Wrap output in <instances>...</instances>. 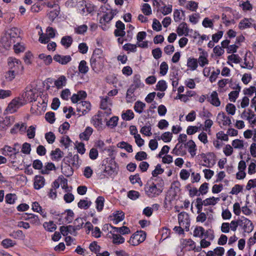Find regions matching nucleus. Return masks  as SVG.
<instances>
[{
	"label": "nucleus",
	"instance_id": "obj_1",
	"mask_svg": "<svg viewBox=\"0 0 256 256\" xmlns=\"http://www.w3.org/2000/svg\"><path fill=\"white\" fill-rule=\"evenodd\" d=\"M20 30L16 28H12L8 30L2 40L6 42V45L10 46L20 40Z\"/></svg>",
	"mask_w": 256,
	"mask_h": 256
},
{
	"label": "nucleus",
	"instance_id": "obj_2",
	"mask_svg": "<svg viewBox=\"0 0 256 256\" xmlns=\"http://www.w3.org/2000/svg\"><path fill=\"white\" fill-rule=\"evenodd\" d=\"M24 104L22 99L19 98L13 99L6 108L8 112L12 114Z\"/></svg>",
	"mask_w": 256,
	"mask_h": 256
},
{
	"label": "nucleus",
	"instance_id": "obj_3",
	"mask_svg": "<svg viewBox=\"0 0 256 256\" xmlns=\"http://www.w3.org/2000/svg\"><path fill=\"white\" fill-rule=\"evenodd\" d=\"M145 192L146 194L151 198L158 196L162 192V190L158 188L154 183L146 186L145 187Z\"/></svg>",
	"mask_w": 256,
	"mask_h": 256
},
{
	"label": "nucleus",
	"instance_id": "obj_4",
	"mask_svg": "<svg viewBox=\"0 0 256 256\" xmlns=\"http://www.w3.org/2000/svg\"><path fill=\"white\" fill-rule=\"evenodd\" d=\"M90 66L92 69L96 72L98 68H100L104 63V57L92 56L90 58Z\"/></svg>",
	"mask_w": 256,
	"mask_h": 256
},
{
	"label": "nucleus",
	"instance_id": "obj_5",
	"mask_svg": "<svg viewBox=\"0 0 256 256\" xmlns=\"http://www.w3.org/2000/svg\"><path fill=\"white\" fill-rule=\"evenodd\" d=\"M240 226L242 227L246 232H250L254 229L251 221L246 218L244 217L240 220Z\"/></svg>",
	"mask_w": 256,
	"mask_h": 256
},
{
	"label": "nucleus",
	"instance_id": "obj_6",
	"mask_svg": "<svg viewBox=\"0 0 256 256\" xmlns=\"http://www.w3.org/2000/svg\"><path fill=\"white\" fill-rule=\"evenodd\" d=\"M90 104L87 101H82L76 104V110L82 112V114H86L90 110Z\"/></svg>",
	"mask_w": 256,
	"mask_h": 256
},
{
	"label": "nucleus",
	"instance_id": "obj_7",
	"mask_svg": "<svg viewBox=\"0 0 256 256\" xmlns=\"http://www.w3.org/2000/svg\"><path fill=\"white\" fill-rule=\"evenodd\" d=\"M8 66L10 70H14V72H17V70L19 69L21 66L20 62L12 57H10L8 59Z\"/></svg>",
	"mask_w": 256,
	"mask_h": 256
},
{
	"label": "nucleus",
	"instance_id": "obj_8",
	"mask_svg": "<svg viewBox=\"0 0 256 256\" xmlns=\"http://www.w3.org/2000/svg\"><path fill=\"white\" fill-rule=\"evenodd\" d=\"M108 100L109 98L106 96L105 98H102L100 102V108L104 110V113L106 114V116L111 114L110 106L112 104Z\"/></svg>",
	"mask_w": 256,
	"mask_h": 256
},
{
	"label": "nucleus",
	"instance_id": "obj_9",
	"mask_svg": "<svg viewBox=\"0 0 256 256\" xmlns=\"http://www.w3.org/2000/svg\"><path fill=\"white\" fill-rule=\"evenodd\" d=\"M75 228L74 226H63L60 227V231L61 234L64 236H67L68 234L76 236V230H77Z\"/></svg>",
	"mask_w": 256,
	"mask_h": 256
},
{
	"label": "nucleus",
	"instance_id": "obj_10",
	"mask_svg": "<svg viewBox=\"0 0 256 256\" xmlns=\"http://www.w3.org/2000/svg\"><path fill=\"white\" fill-rule=\"evenodd\" d=\"M54 60L63 65L67 64L72 60V58L70 56H62L60 54L55 55L54 56Z\"/></svg>",
	"mask_w": 256,
	"mask_h": 256
},
{
	"label": "nucleus",
	"instance_id": "obj_11",
	"mask_svg": "<svg viewBox=\"0 0 256 256\" xmlns=\"http://www.w3.org/2000/svg\"><path fill=\"white\" fill-rule=\"evenodd\" d=\"M208 100L213 106H218L220 104V102L218 97V94L216 91H213L210 96L208 98Z\"/></svg>",
	"mask_w": 256,
	"mask_h": 256
},
{
	"label": "nucleus",
	"instance_id": "obj_12",
	"mask_svg": "<svg viewBox=\"0 0 256 256\" xmlns=\"http://www.w3.org/2000/svg\"><path fill=\"white\" fill-rule=\"evenodd\" d=\"M208 54L207 52L202 51L199 56L198 62L200 66L204 67L205 65L208 64Z\"/></svg>",
	"mask_w": 256,
	"mask_h": 256
},
{
	"label": "nucleus",
	"instance_id": "obj_13",
	"mask_svg": "<svg viewBox=\"0 0 256 256\" xmlns=\"http://www.w3.org/2000/svg\"><path fill=\"white\" fill-rule=\"evenodd\" d=\"M45 183L44 178L40 176H36L34 178V188L36 190H39L42 188Z\"/></svg>",
	"mask_w": 256,
	"mask_h": 256
},
{
	"label": "nucleus",
	"instance_id": "obj_14",
	"mask_svg": "<svg viewBox=\"0 0 256 256\" xmlns=\"http://www.w3.org/2000/svg\"><path fill=\"white\" fill-rule=\"evenodd\" d=\"M24 98H26L27 100L30 102L36 100V94L34 90L30 88H26V91L24 94H23Z\"/></svg>",
	"mask_w": 256,
	"mask_h": 256
},
{
	"label": "nucleus",
	"instance_id": "obj_15",
	"mask_svg": "<svg viewBox=\"0 0 256 256\" xmlns=\"http://www.w3.org/2000/svg\"><path fill=\"white\" fill-rule=\"evenodd\" d=\"M64 152L59 148H56L55 150H52L50 153L52 159L54 160L59 161L63 156Z\"/></svg>",
	"mask_w": 256,
	"mask_h": 256
},
{
	"label": "nucleus",
	"instance_id": "obj_16",
	"mask_svg": "<svg viewBox=\"0 0 256 256\" xmlns=\"http://www.w3.org/2000/svg\"><path fill=\"white\" fill-rule=\"evenodd\" d=\"M110 233L112 234V239L113 244H120L124 242V238L120 234L112 233V231H110Z\"/></svg>",
	"mask_w": 256,
	"mask_h": 256
},
{
	"label": "nucleus",
	"instance_id": "obj_17",
	"mask_svg": "<svg viewBox=\"0 0 256 256\" xmlns=\"http://www.w3.org/2000/svg\"><path fill=\"white\" fill-rule=\"evenodd\" d=\"M177 32L179 36H182L183 34L187 35L188 33V28L187 24L185 22L181 23L177 28Z\"/></svg>",
	"mask_w": 256,
	"mask_h": 256
},
{
	"label": "nucleus",
	"instance_id": "obj_18",
	"mask_svg": "<svg viewBox=\"0 0 256 256\" xmlns=\"http://www.w3.org/2000/svg\"><path fill=\"white\" fill-rule=\"evenodd\" d=\"M186 65L190 70H194L198 66V60L193 58H189L188 59Z\"/></svg>",
	"mask_w": 256,
	"mask_h": 256
},
{
	"label": "nucleus",
	"instance_id": "obj_19",
	"mask_svg": "<svg viewBox=\"0 0 256 256\" xmlns=\"http://www.w3.org/2000/svg\"><path fill=\"white\" fill-rule=\"evenodd\" d=\"M10 125V118L6 116L4 118H0V130H6Z\"/></svg>",
	"mask_w": 256,
	"mask_h": 256
},
{
	"label": "nucleus",
	"instance_id": "obj_20",
	"mask_svg": "<svg viewBox=\"0 0 256 256\" xmlns=\"http://www.w3.org/2000/svg\"><path fill=\"white\" fill-rule=\"evenodd\" d=\"M114 218L112 219L114 223L115 224H118L119 222L122 221L124 218V214L122 211H117L113 214Z\"/></svg>",
	"mask_w": 256,
	"mask_h": 256
},
{
	"label": "nucleus",
	"instance_id": "obj_21",
	"mask_svg": "<svg viewBox=\"0 0 256 256\" xmlns=\"http://www.w3.org/2000/svg\"><path fill=\"white\" fill-rule=\"evenodd\" d=\"M66 84V78L65 76H61L55 80L54 85L58 88H61Z\"/></svg>",
	"mask_w": 256,
	"mask_h": 256
},
{
	"label": "nucleus",
	"instance_id": "obj_22",
	"mask_svg": "<svg viewBox=\"0 0 256 256\" xmlns=\"http://www.w3.org/2000/svg\"><path fill=\"white\" fill-rule=\"evenodd\" d=\"M218 118L222 121L223 126H230L232 124L230 118L223 112L218 114Z\"/></svg>",
	"mask_w": 256,
	"mask_h": 256
},
{
	"label": "nucleus",
	"instance_id": "obj_23",
	"mask_svg": "<svg viewBox=\"0 0 256 256\" xmlns=\"http://www.w3.org/2000/svg\"><path fill=\"white\" fill-rule=\"evenodd\" d=\"M186 146L188 148V152L192 156L196 155V145L192 140H190L186 144Z\"/></svg>",
	"mask_w": 256,
	"mask_h": 256
},
{
	"label": "nucleus",
	"instance_id": "obj_24",
	"mask_svg": "<svg viewBox=\"0 0 256 256\" xmlns=\"http://www.w3.org/2000/svg\"><path fill=\"white\" fill-rule=\"evenodd\" d=\"M172 138V132H165L160 136H157L158 140H162L164 142H168L171 141Z\"/></svg>",
	"mask_w": 256,
	"mask_h": 256
},
{
	"label": "nucleus",
	"instance_id": "obj_25",
	"mask_svg": "<svg viewBox=\"0 0 256 256\" xmlns=\"http://www.w3.org/2000/svg\"><path fill=\"white\" fill-rule=\"evenodd\" d=\"M140 78V75H135L134 77V84L130 86V87L134 88L135 90L138 88L143 87L144 86V84L141 82Z\"/></svg>",
	"mask_w": 256,
	"mask_h": 256
},
{
	"label": "nucleus",
	"instance_id": "obj_26",
	"mask_svg": "<svg viewBox=\"0 0 256 256\" xmlns=\"http://www.w3.org/2000/svg\"><path fill=\"white\" fill-rule=\"evenodd\" d=\"M92 128L90 127H87L86 128L84 132L80 134V137L83 140H88L89 139V137L92 134Z\"/></svg>",
	"mask_w": 256,
	"mask_h": 256
},
{
	"label": "nucleus",
	"instance_id": "obj_27",
	"mask_svg": "<svg viewBox=\"0 0 256 256\" xmlns=\"http://www.w3.org/2000/svg\"><path fill=\"white\" fill-rule=\"evenodd\" d=\"M252 19L244 18L238 24V27L240 30H244L246 28H250L252 25L250 21Z\"/></svg>",
	"mask_w": 256,
	"mask_h": 256
},
{
	"label": "nucleus",
	"instance_id": "obj_28",
	"mask_svg": "<svg viewBox=\"0 0 256 256\" xmlns=\"http://www.w3.org/2000/svg\"><path fill=\"white\" fill-rule=\"evenodd\" d=\"M89 68L87 66L86 61L81 60L78 66V70L80 73L86 74L88 71Z\"/></svg>",
	"mask_w": 256,
	"mask_h": 256
},
{
	"label": "nucleus",
	"instance_id": "obj_29",
	"mask_svg": "<svg viewBox=\"0 0 256 256\" xmlns=\"http://www.w3.org/2000/svg\"><path fill=\"white\" fill-rule=\"evenodd\" d=\"M117 146L120 148H124L128 152H132V146L125 142H121L117 144Z\"/></svg>",
	"mask_w": 256,
	"mask_h": 256
},
{
	"label": "nucleus",
	"instance_id": "obj_30",
	"mask_svg": "<svg viewBox=\"0 0 256 256\" xmlns=\"http://www.w3.org/2000/svg\"><path fill=\"white\" fill-rule=\"evenodd\" d=\"M103 114L102 112H98V114L97 116H96L93 118V124L96 128H101L102 124V119L100 117L102 116Z\"/></svg>",
	"mask_w": 256,
	"mask_h": 256
},
{
	"label": "nucleus",
	"instance_id": "obj_31",
	"mask_svg": "<svg viewBox=\"0 0 256 256\" xmlns=\"http://www.w3.org/2000/svg\"><path fill=\"white\" fill-rule=\"evenodd\" d=\"M104 198L103 196H99L96 200V208L98 212L102 210L104 206Z\"/></svg>",
	"mask_w": 256,
	"mask_h": 256
},
{
	"label": "nucleus",
	"instance_id": "obj_32",
	"mask_svg": "<svg viewBox=\"0 0 256 256\" xmlns=\"http://www.w3.org/2000/svg\"><path fill=\"white\" fill-rule=\"evenodd\" d=\"M138 238V234H134L130 237L128 240V242L132 246L138 245L142 242L143 238L140 240V238Z\"/></svg>",
	"mask_w": 256,
	"mask_h": 256
},
{
	"label": "nucleus",
	"instance_id": "obj_33",
	"mask_svg": "<svg viewBox=\"0 0 256 256\" xmlns=\"http://www.w3.org/2000/svg\"><path fill=\"white\" fill-rule=\"evenodd\" d=\"M32 209L34 211L39 212L44 218L46 216V213L42 211V207L38 202H33Z\"/></svg>",
	"mask_w": 256,
	"mask_h": 256
},
{
	"label": "nucleus",
	"instance_id": "obj_34",
	"mask_svg": "<svg viewBox=\"0 0 256 256\" xmlns=\"http://www.w3.org/2000/svg\"><path fill=\"white\" fill-rule=\"evenodd\" d=\"M72 42V38L70 36H64L61 40V44L66 48L70 46Z\"/></svg>",
	"mask_w": 256,
	"mask_h": 256
},
{
	"label": "nucleus",
	"instance_id": "obj_35",
	"mask_svg": "<svg viewBox=\"0 0 256 256\" xmlns=\"http://www.w3.org/2000/svg\"><path fill=\"white\" fill-rule=\"evenodd\" d=\"M146 106V104L140 101H137L136 102L134 106V110L138 114H141L144 108Z\"/></svg>",
	"mask_w": 256,
	"mask_h": 256
},
{
	"label": "nucleus",
	"instance_id": "obj_36",
	"mask_svg": "<svg viewBox=\"0 0 256 256\" xmlns=\"http://www.w3.org/2000/svg\"><path fill=\"white\" fill-rule=\"evenodd\" d=\"M28 216L26 219L30 220V223L36 225L40 224V221L38 216L30 214H28Z\"/></svg>",
	"mask_w": 256,
	"mask_h": 256
},
{
	"label": "nucleus",
	"instance_id": "obj_37",
	"mask_svg": "<svg viewBox=\"0 0 256 256\" xmlns=\"http://www.w3.org/2000/svg\"><path fill=\"white\" fill-rule=\"evenodd\" d=\"M43 226L46 230L48 232H53L56 228V225L52 221L44 222Z\"/></svg>",
	"mask_w": 256,
	"mask_h": 256
},
{
	"label": "nucleus",
	"instance_id": "obj_38",
	"mask_svg": "<svg viewBox=\"0 0 256 256\" xmlns=\"http://www.w3.org/2000/svg\"><path fill=\"white\" fill-rule=\"evenodd\" d=\"M219 200L220 198H216L214 196L212 198H208L204 200V206H207L210 205H215L216 204L217 202Z\"/></svg>",
	"mask_w": 256,
	"mask_h": 256
},
{
	"label": "nucleus",
	"instance_id": "obj_39",
	"mask_svg": "<svg viewBox=\"0 0 256 256\" xmlns=\"http://www.w3.org/2000/svg\"><path fill=\"white\" fill-rule=\"evenodd\" d=\"M56 167L54 164L52 162H48L45 166V167L44 169L42 170V174H48L49 171L52 170H55Z\"/></svg>",
	"mask_w": 256,
	"mask_h": 256
},
{
	"label": "nucleus",
	"instance_id": "obj_40",
	"mask_svg": "<svg viewBox=\"0 0 256 256\" xmlns=\"http://www.w3.org/2000/svg\"><path fill=\"white\" fill-rule=\"evenodd\" d=\"M92 204V202L90 201H88L85 200H81L78 202V206L80 208L83 209H88Z\"/></svg>",
	"mask_w": 256,
	"mask_h": 256
},
{
	"label": "nucleus",
	"instance_id": "obj_41",
	"mask_svg": "<svg viewBox=\"0 0 256 256\" xmlns=\"http://www.w3.org/2000/svg\"><path fill=\"white\" fill-rule=\"evenodd\" d=\"M38 58L44 60L46 65L50 64L52 60V58L50 55H46L44 54H39Z\"/></svg>",
	"mask_w": 256,
	"mask_h": 256
},
{
	"label": "nucleus",
	"instance_id": "obj_42",
	"mask_svg": "<svg viewBox=\"0 0 256 256\" xmlns=\"http://www.w3.org/2000/svg\"><path fill=\"white\" fill-rule=\"evenodd\" d=\"M198 8V3L194 1H188L186 5V8L192 12H196Z\"/></svg>",
	"mask_w": 256,
	"mask_h": 256
},
{
	"label": "nucleus",
	"instance_id": "obj_43",
	"mask_svg": "<svg viewBox=\"0 0 256 256\" xmlns=\"http://www.w3.org/2000/svg\"><path fill=\"white\" fill-rule=\"evenodd\" d=\"M122 119L126 120H130L134 117V114L131 110H127L126 112L122 115Z\"/></svg>",
	"mask_w": 256,
	"mask_h": 256
},
{
	"label": "nucleus",
	"instance_id": "obj_44",
	"mask_svg": "<svg viewBox=\"0 0 256 256\" xmlns=\"http://www.w3.org/2000/svg\"><path fill=\"white\" fill-rule=\"evenodd\" d=\"M204 234V229L202 226L196 227L194 232V236L202 238Z\"/></svg>",
	"mask_w": 256,
	"mask_h": 256
},
{
	"label": "nucleus",
	"instance_id": "obj_45",
	"mask_svg": "<svg viewBox=\"0 0 256 256\" xmlns=\"http://www.w3.org/2000/svg\"><path fill=\"white\" fill-rule=\"evenodd\" d=\"M2 244L4 248H7L14 246L16 244V242L10 239L6 238L2 241Z\"/></svg>",
	"mask_w": 256,
	"mask_h": 256
},
{
	"label": "nucleus",
	"instance_id": "obj_46",
	"mask_svg": "<svg viewBox=\"0 0 256 256\" xmlns=\"http://www.w3.org/2000/svg\"><path fill=\"white\" fill-rule=\"evenodd\" d=\"M45 138L48 144H52L55 141L56 136L53 132H50L45 134Z\"/></svg>",
	"mask_w": 256,
	"mask_h": 256
},
{
	"label": "nucleus",
	"instance_id": "obj_47",
	"mask_svg": "<svg viewBox=\"0 0 256 256\" xmlns=\"http://www.w3.org/2000/svg\"><path fill=\"white\" fill-rule=\"evenodd\" d=\"M156 86L157 90L161 92L165 91L167 88L166 84L164 80H160L158 81Z\"/></svg>",
	"mask_w": 256,
	"mask_h": 256
},
{
	"label": "nucleus",
	"instance_id": "obj_48",
	"mask_svg": "<svg viewBox=\"0 0 256 256\" xmlns=\"http://www.w3.org/2000/svg\"><path fill=\"white\" fill-rule=\"evenodd\" d=\"M10 236L14 238H19L21 240L24 239L25 237L24 234L20 230L13 232L10 234Z\"/></svg>",
	"mask_w": 256,
	"mask_h": 256
},
{
	"label": "nucleus",
	"instance_id": "obj_49",
	"mask_svg": "<svg viewBox=\"0 0 256 256\" xmlns=\"http://www.w3.org/2000/svg\"><path fill=\"white\" fill-rule=\"evenodd\" d=\"M16 199V196L15 194H8L6 196V202L10 204H14L15 200Z\"/></svg>",
	"mask_w": 256,
	"mask_h": 256
},
{
	"label": "nucleus",
	"instance_id": "obj_50",
	"mask_svg": "<svg viewBox=\"0 0 256 256\" xmlns=\"http://www.w3.org/2000/svg\"><path fill=\"white\" fill-rule=\"evenodd\" d=\"M232 146L234 148L242 149L244 148V142L242 140L236 139L232 141Z\"/></svg>",
	"mask_w": 256,
	"mask_h": 256
},
{
	"label": "nucleus",
	"instance_id": "obj_51",
	"mask_svg": "<svg viewBox=\"0 0 256 256\" xmlns=\"http://www.w3.org/2000/svg\"><path fill=\"white\" fill-rule=\"evenodd\" d=\"M45 118L49 123L53 124L55 121L54 113L52 112H46Z\"/></svg>",
	"mask_w": 256,
	"mask_h": 256
},
{
	"label": "nucleus",
	"instance_id": "obj_52",
	"mask_svg": "<svg viewBox=\"0 0 256 256\" xmlns=\"http://www.w3.org/2000/svg\"><path fill=\"white\" fill-rule=\"evenodd\" d=\"M164 172V169L161 168L160 164H158L155 168V169L152 172V176L154 177L157 176L158 174H162Z\"/></svg>",
	"mask_w": 256,
	"mask_h": 256
},
{
	"label": "nucleus",
	"instance_id": "obj_53",
	"mask_svg": "<svg viewBox=\"0 0 256 256\" xmlns=\"http://www.w3.org/2000/svg\"><path fill=\"white\" fill-rule=\"evenodd\" d=\"M60 142L63 144L66 148H68L70 146V142H72V140L68 136H65L62 138Z\"/></svg>",
	"mask_w": 256,
	"mask_h": 256
},
{
	"label": "nucleus",
	"instance_id": "obj_54",
	"mask_svg": "<svg viewBox=\"0 0 256 256\" xmlns=\"http://www.w3.org/2000/svg\"><path fill=\"white\" fill-rule=\"evenodd\" d=\"M135 158L138 161H142L147 158V154L144 151H140L136 153Z\"/></svg>",
	"mask_w": 256,
	"mask_h": 256
},
{
	"label": "nucleus",
	"instance_id": "obj_55",
	"mask_svg": "<svg viewBox=\"0 0 256 256\" xmlns=\"http://www.w3.org/2000/svg\"><path fill=\"white\" fill-rule=\"evenodd\" d=\"M16 72L14 70H9L6 72L5 74V78L7 81H12L16 76Z\"/></svg>",
	"mask_w": 256,
	"mask_h": 256
},
{
	"label": "nucleus",
	"instance_id": "obj_56",
	"mask_svg": "<svg viewBox=\"0 0 256 256\" xmlns=\"http://www.w3.org/2000/svg\"><path fill=\"white\" fill-rule=\"evenodd\" d=\"M248 122L250 124H256V114L251 110L249 109V115L248 118Z\"/></svg>",
	"mask_w": 256,
	"mask_h": 256
},
{
	"label": "nucleus",
	"instance_id": "obj_57",
	"mask_svg": "<svg viewBox=\"0 0 256 256\" xmlns=\"http://www.w3.org/2000/svg\"><path fill=\"white\" fill-rule=\"evenodd\" d=\"M84 224V220L82 218H78L74 220V226L75 228L78 230H80Z\"/></svg>",
	"mask_w": 256,
	"mask_h": 256
},
{
	"label": "nucleus",
	"instance_id": "obj_58",
	"mask_svg": "<svg viewBox=\"0 0 256 256\" xmlns=\"http://www.w3.org/2000/svg\"><path fill=\"white\" fill-rule=\"evenodd\" d=\"M128 196L132 200H136L140 196V193L136 190H130L128 193Z\"/></svg>",
	"mask_w": 256,
	"mask_h": 256
},
{
	"label": "nucleus",
	"instance_id": "obj_59",
	"mask_svg": "<svg viewBox=\"0 0 256 256\" xmlns=\"http://www.w3.org/2000/svg\"><path fill=\"white\" fill-rule=\"evenodd\" d=\"M118 116H112L110 119L106 122V125L110 126L112 128L115 127L118 124Z\"/></svg>",
	"mask_w": 256,
	"mask_h": 256
},
{
	"label": "nucleus",
	"instance_id": "obj_60",
	"mask_svg": "<svg viewBox=\"0 0 256 256\" xmlns=\"http://www.w3.org/2000/svg\"><path fill=\"white\" fill-rule=\"evenodd\" d=\"M142 10L145 15L149 16L152 14L150 6L148 4H144Z\"/></svg>",
	"mask_w": 256,
	"mask_h": 256
},
{
	"label": "nucleus",
	"instance_id": "obj_61",
	"mask_svg": "<svg viewBox=\"0 0 256 256\" xmlns=\"http://www.w3.org/2000/svg\"><path fill=\"white\" fill-rule=\"evenodd\" d=\"M16 44H14V48L16 53H19L24 50L25 48L23 45L19 43V41L16 42Z\"/></svg>",
	"mask_w": 256,
	"mask_h": 256
},
{
	"label": "nucleus",
	"instance_id": "obj_62",
	"mask_svg": "<svg viewBox=\"0 0 256 256\" xmlns=\"http://www.w3.org/2000/svg\"><path fill=\"white\" fill-rule=\"evenodd\" d=\"M112 19V14H110L108 12L104 14L100 20V22H108Z\"/></svg>",
	"mask_w": 256,
	"mask_h": 256
},
{
	"label": "nucleus",
	"instance_id": "obj_63",
	"mask_svg": "<svg viewBox=\"0 0 256 256\" xmlns=\"http://www.w3.org/2000/svg\"><path fill=\"white\" fill-rule=\"evenodd\" d=\"M226 110L228 114L234 115L236 112V106L232 104H228L226 106Z\"/></svg>",
	"mask_w": 256,
	"mask_h": 256
},
{
	"label": "nucleus",
	"instance_id": "obj_64",
	"mask_svg": "<svg viewBox=\"0 0 256 256\" xmlns=\"http://www.w3.org/2000/svg\"><path fill=\"white\" fill-rule=\"evenodd\" d=\"M228 59L229 60H230L236 64L240 63L241 60L240 57L238 54H232L230 56H228Z\"/></svg>",
	"mask_w": 256,
	"mask_h": 256
}]
</instances>
